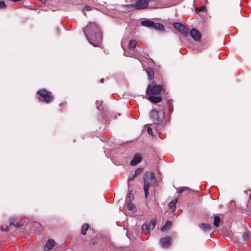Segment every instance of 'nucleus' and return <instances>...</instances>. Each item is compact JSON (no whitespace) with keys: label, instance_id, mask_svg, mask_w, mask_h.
<instances>
[{"label":"nucleus","instance_id":"1","mask_svg":"<svg viewBox=\"0 0 251 251\" xmlns=\"http://www.w3.org/2000/svg\"><path fill=\"white\" fill-rule=\"evenodd\" d=\"M84 34L90 44L99 47L102 41V35L95 23H90L83 29Z\"/></svg>","mask_w":251,"mask_h":251},{"label":"nucleus","instance_id":"2","mask_svg":"<svg viewBox=\"0 0 251 251\" xmlns=\"http://www.w3.org/2000/svg\"><path fill=\"white\" fill-rule=\"evenodd\" d=\"M150 117L154 124H158L164 119V112L162 109L158 111L153 109L150 112Z\"/></svg>","mask_w":251,"mask_h":251},{"label":"nucleus","instance_id":"3","mask_svg":"<svg viewBox=\"0 0 251 251\" xmlns=\"http://www.w3.org/2000/svg\"><path fill=\"white\" fill-rule=\"evenodd\" d=\"M37 94L39 95V100L47 103L51 101L53 99V96L50 92L47 91L46 89H42L37 92Z\"/></svg>","mask_w":251,"mask_h":251},{"label":"nucleus","instance_id":"4","mask_svg":"<svg viewBox=\"0 0 251 251\" xmlns=\"http://www.w3.org/2000/svg\"><path fill=\"white\" fill-rule=\"evenodd\" d=\"M162 90L163 87L161 85L149 84L147 88L146 93L148 95H159Z\"/></svg>","mask_w":251,"mask_h":251},{"label":"nucleus","instance_id":"5","mask_svg":"<svg viewBox=\"0 0 251 251\" xmlns=\"http://www.w3.org/2000/svg\"><path fill=\"white\" fill-rule=\"evenodd\" d=\"M155 180V178L152 172L147 173L144 176V186H146V184H147L148 185V187H149L151 184L154 182Z\"/></svg>","mask_w":251,"mask_h":251},{"label":"nucleus","instance_id":"6","mask_svg":"<svg viewBox=\"0 0 251 251\" xmlns=\"http://www.w3.org/2000/svg\"><path fill=\"white\" fill-rule=\"evenodd\" d=\"M148 4V0H137L135 4L127 5V6L135 7L137 9H142L145 8L147 6Z\"/></svg>","mask_w":251,"mask_h":251},{"label":"nucleus","instance_id":"7","mask_svg":"<svg viewBox=\"0 0 251 251\" xmlns=\"http://www.w3.org/2000/svg\"><path fill=\"white\" fill-rule=\"evenodd\" d=\"M174 27L183 35H187L188 33V29L182 24L179 23H174Z\"/></svg>","mask_w":251,"mask_h":251},{"label":"nucleus","instance_id":"8","mask_svg":"<svg viewBox=\"0 0 251 251\" xmlns=\"http://www.w3.org/2000/svg\"><path fill=\"white\" fill-rule=\"evenodd\" d=\"M172 238L170 237L166 236L160 240V244L161 247L164 249H169L171 244Z\"/></svg>","mask_w":251,"mask_h":251},{"label":"nucleus","instance_id":"9","mask_svg":"<svg viewBox=\"0 0 251 251\" xmlns=\"http://www.w3.org/2000/svg\"><path fill=\"white\" fill-rule=\"evenodd\" d=\"M191 37L196 41H199L201 38V33L195 28H193L190 32Z\"/></svg>","mask_w":251,"mask_h":251},{"label":"nucleus","instance_id":"10","mask_svg":"<svg viewBox=\"0 0 251 251\" xmlns=\"http://www.w3.org/2000/svg\"><path fill=\"white\" fill-rule=\"evenodd\" d=\"M142 160L141 155L139 154H136L134 156L133 159L130 161V165L132 166H135L138 163H140Z\"/></svg>","mask_w":251,"mask_h":251},{"label":"nucleus","instance_id":"11","mask_svg":"<svg viewBox=\"0 0 251 251\" xmlns=\"http://www.w3.org/2000/svg\"><path fill=\"white\" fill-rule=\"evenodd\" d=\"M55 245V242L54 240L49 239L47 242L46 244L44 246V250L45 251H49Z\"/></svg>","mask_w":251,"mask_h":251},{"label":"nucleus","instance_id":"12","mask_svg":"<svg viewBox=\"0 0 251 251\" xmlns=\"http://www.w3.org/2000/svg\"><path fill=\"white\" fill-rule=\"evenodd\" d=\"M149 100L152 103H156L161 101L162 98L160 96H153L150 95Z\"/></svg>","mask_w":251,"mask_h":251},{"label":"nucleus","instance_id":"13","mask_svg":"<svg viewBox=\"0 0 251 251\" xmlns=\"http://www.w3.org/2000/svg\"><path fill=\"white\" fill-rule=\"evenodd\" d=\"M141 25L144 26L153 28V25H154V22L151 21L150 20H145L141 22Z\"/></svg>","mask_w":251,"mask_h":251},{"label":"nucleus","instance_id":"14","mask_svg":"<svg viewBox=\"0 0 251 251\" xmlns=\"http://www.w3.org/2000/svg\"><path fill=\"white\" fill-rule=\"evenodd\" d=\"M199 227L204 231H209L211 228V226L210 224L203 223L199 225Z\"/></svg>","mask_w":251,"mask_h":251},{"label":"nucleus","instance_id":"15","mask_svg":"<svg viewBox=\"0 0 251 251\" xmlns=\"http://www.w3.org/2000/svg\"><path fill=\"white\" fill-rule=\"evenodd\" d=\"M171 225L172 223L170 221H167L164 226L161 227V230L162 232H164L169 230L170 228Z\"/></svg>","mask_w":251,"mask_h":251},{"label":"nucleus","instance_id":"16","mask_svg":"<svg viewBox=\"0 0 251 251\" xmlns=\"http://www.w3.org/2000/svg\"><path fill=\"white\" fill-rule=\"evenodd\" d=\"M177 202V199H174L171 201L169 203V206L174 211L176 208V204Z\"/></svg>","mask_w":251,"mask_h":251},{"label":"nucleus","instance_id":"17","mask_svg":"<svg viewBox=\"0 0 251 251\" xmlns=\"http://www.w3.org/2000/svg\"><path fill=\"white\" fill-rule=\"evenodd\" d=\"M136 41L135 40H131L128 44V48L131 50H134L136 46Z\"/></svg>","mask_w":251,"mask_h":251},{"label":"nucleus","instance_id":"18","mask_svg":"<svg viewBox=\"0 0 251 251\" xmlns=\"http://www.w3.org/2000/svg\"><path fill=\"white\" fill-rule=\"evenodd\" d=\"M153 28L159 30H163L164 29L163 25L160 23H154L153 25Z\"/></svg>","mask_w":251,"mask_h":251},{"label":"nucleus","instance_id":"19","mask_svg":"<svg viewBox=\"0 0 251 251\" xmlns=\"http://www.w3.org/2000/svg\"><path fill=\"white\" fill-rule=\"evenodd\" d=\"M89 226L88 224H84L81 227V234L86 235V231L88 229Z\"/></svg>","mask_w":251,"mask_h":251},{"label":"nucleus","instance_id":"20","mask_svg":"<svg viewBox=\"0 0 251 251\" xmlns=\"http://www.w3.org/2000/svg\"><path fill=\"white\" fill-rule=\"evenodd\" d=\"M126 202H127V208L128 210H133L135 209V206L134 204H133L131 202H128V200H126Z\"/></svg>","mask_w":251,"mask_h":251},{"label":"nucleus","instance_id":"21","mask_svg":"<svg viewBox=\"0 0 251 251\" xmlns=\"http://www.w3.org/2000/svg\"><path fill=\"white\" fill-rule=\"evenodd\" d=\"M156 225V220L155 219H152L150 223L148 224L149 229L152 230Z\"/></svg>","mask_w":251,"mask_h":251},{"label":"nucleus","instance_id":"22","mask_svg":"<svg viewBox=\"0 0 251 251\" xmlns=\"http://www.w3.org/2000/svg\"><path fill=\"white\" fill-rule=\"evenodd\" d=\"M220 222V217L218 216H215L214 217V225L216 227H218L219 226Z\"/></svg>","mask_w":251,"mask_h":251},{"label":"nucleus","instance_id":"23","mask_svg":"<svg viewBox=\"0 0 251 251\" xmlns=\"http://www.w3.org/2000/svg\"><path fill=\"white\" fill-rule=\"evenodd\" d=\"M149 187H148V185L147 184H146V186H144V192H145V197L146 198H147V197H148V196L149 195Z\"/></svg>","mask_w":251,"mask_h":251},{"label":"nucleus","instance_id":"24","mask_svg":"<svg viewBox=\"0 0 251 251\" xmlns=\"http://www.w3.org/2000/svg\"><path fill=\"white\" fill-rule=\"evenodd\" d=\"M188 189V188L186 187H179L177 189V192L179 194H181L184 191L187 190Z\"/></svg>","mask_w":251,"mask_h":251},{"label":"nucleus","instance_id":"25","mask_svg":"<svg viewBox=\"0 0 251 251\" xmlns=\"http://www.w3.org/2000/svg\"><path fill=\"white\" fill-rule=\"evenodd\" d=\"M142 230L144 232H148L150 229H149V227L148 224H144L142 226Z\"/></svg>","mask_w":251,"mask_h":251},{"label":"nucleus","instance_id":"26","mask_svg":"<svg viewBox=\"0 0 251 251\" xmlns=\"http://www.w3.org/2000/svg\"><path fill=\"white\" fill-rule=\"evenodd\" d=\"M127 199H129V202H131V201H132L134 199L133 194L130 192H128L126 200H127Z\"/></svg>","mask_w":251,"mask_h":251},{"label":"nucleus","instance_id":"27","mask_svg":"<svg viewBox=\"0 0 251 251\" xmlns=\"http://www.w3.org/2000/svg\"><path fill=\"white\" fill-rule=\"evenodd\" d=\"M142 171H143V169L141 168H139L135 170L134 174H135L136 176H137V175L140 174V173H141L142 172Z\"/></svg>","mask_w":251,"mask_h":251},{"label":"nucleus","instance_id":"28","mask_svg":"<svg viewBox=\"0 0 251 251\" xmlns=\"http://www.w3.org/2000/svg\"><path fill=\"white\" fill-rule=\"evenodd\" d=\"M206 8L205 6H202L200 8H197L196 10L197 12L203 11L205 10Z\"/></svg>","mask_w":251,"mask_h":251},{"label":"nucleus","instance_id":"29","mask_svg":"<svg viewBox=\"0 0 251 251\" xmlns=\"http://www.w3.org/2000/svg\"><path fill=\"white\" fill-rule=\"evenodd\" d=\"M9 225H10V226L13 225L15 227H17V228L19 227L22 226L20 223H17L15 224H13V223H10Z\"/></svg>","mask_w":251,"mask_h":251},{"label":"nucleus","instance_id":"30","mask_svg":"<svg viewBox=\"0 0 251 251\" xmlns=\"http://www.w3.org/2000/svg\"><path fill=\"white\" fill-rule=\"evenodd\" d=\"M6 7V5L4 1H0V8H5Z\"/></svg>","mask_w":251,"mask_h":251},{"label":"nucleus","instance_id":"31","mask_svg":"<svg viewBox=\"0 0 251 251\" xmlns=\"http://www.w3.org/2000/svg\"><path fill=\"white\" fill-rule=\"evenodd\" d=\"M136 176L135 174H133V175L129 176L127 179L128 182H129V181L133 180Z\"/></svg>","mask_w":251,"mask_h":251},{"label":"nucleus","instance_id":"32","mask_svg":"<svg viewBox=\"0 0 251 251\" xmlns=\"http://www.w3.org/2000/svg\"><path fill=\"white\" fill-rule=\"evenodd\" d=\"M149 76L151 78V79L153 78V73L151 72H149L148 73Z\"/></svg>","mask_w":251,"mask_h":251},{"label":"nucleus","instance_id":"33","mask_svg":"<svg viewBox=\"0 0 251 251\" xmlns=\"http://www.w3.org/2000/svg\"><path fill=\"white\" fill-rule=\"evenodd\" d=\"M148 132L150 135H152V129L150 127H148Z\"/></svg>","mask_w":251,"mask_h":251},{"label":"nucleus","instance_id":"34","mask_svg":"<svg viewBox=\"0 0 251 251\" xmlns=\"http://www.w3.org/2000/svg\"><path fill=\"white\" fill-rule=\"evenodd\" d=\"M83 9H84V10H87V11H90V10H91V9H92L91 7L89 6H88V5L84 6Z\"/></svg>","mask_w":251,"mask_h":251},{"label":"nucleus","instance_id":"35","mask_svg":"<svg viewBox=\"0 0 251 251\" xmlns=\"http://www.w3.org/2000/svg\"><path fill=\"white\" fill-rule=\"evenodd\" d=\"M243 237L245 240H247L248 238V235L247 233H244L243 235Z\"/></svg>","mask_w":251,"mask_h":251},{"label":"nucleus","instance_id":"36","mask_svg":"<svg viewBox=\"0 0 251 251\" xmlns=\"http://www.w3.org/2000/svg\"><path fill=\"white\" fill-rule=\"evenodd\" d=\"M1 229L3 231H8L9 230V228L8 226H6L5 228H4L3 227H1Z\"/></svg>","mask_w":251,"mask_h":251},{"label":"nucleus","instance_id":"37","mask_svg":"<svg viewBox=\"0 0 251 251\" xmlns=\"http://www.w3.org/2000/svg\"><path fill=\"white\" fill-rule=\"evenodd\" d=\"M102 103V102L100 101L97 100L96 102V104L97 105H100ZM98 108L100 109L99 106H97Z\"/></svg>","mask_w":251,"mask_h":251},{"label":"nucleus","instance_id":"38","mask_svg":"<svg viewBox=\"0 0 251 251\" xmlns=\"http://www.w3.org/2000/svg\"><path fill=\"white\" fill-rule=\"evenodd\" d=\"M43 3H45V2H46L48 0H40Z\"/></svg>","mask_w":251,"mask_h":251},{"label":"nucleus","instance_id":"39","mask_svg":"<svg viewBox=\"0 0 251 251\" xmlns=\"http://www.w3.org/2000/svg\"><path fill=\"white\" fill-rule=\"evenodd\" d=\"M103 80H104L103 78L101 79L100 81H101V83L103 82Z\"/></svg>","mask_w":251,"mask_h":251}]
</instances>
